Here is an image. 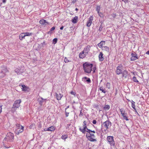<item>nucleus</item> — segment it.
I'll use <instances>...</instances> for the list:
<instances>
[{
  "instance_id": "nucleus-11",
  "label": "nucleus",
  "mask_w": 149,
  "mask_h": 149,
  "mask_svg": "<svg viewBox=\"0 0 149 149\" xmlns=\"http://www.w3.org/2000/svg\"><path fill=\"white\" fill-rule=\"evenodd\" d=\"M93 19V16H91L88 19V21L87 22L86 26L88 27H89L91 25Z\"/></svg>"
},
{
  "instance_id": "nucleus-3",
  "label": "nucleus",
  "mask_w": 149,
  "mask_h": 149,
  "mask_svg": "<svg viewBox=\"0 0 149 149\" xmlns=\"http://www.w3.org/2000/svg\"><path fill=\"white\" fill-rule=\"evenodd\" d=\"M108 143H109L111 146H115V143L113 136H109L107 137Z\"/></svg>"
},
{
  "instance_id": "nucleus-55",
  "label": "nucleus",
  "mask_w": 149,
  "mask_h": 149,
  "mask_svg": "<svg viewBox=\"0 0 149 149\" xmlns=\"http://www.w3.org/2000/svg\"><path fill=\"white\" fill-rule=\"evenodd\" d=\"M146 54L149 55V50L146 52Z\"/></svg>"
},
{
  "instance_id": "nucleus-23",
  "label": "nucleus",
  "mask_w": 149,
  "mask_h": 149,
  "mask_svg": "<svg viewBox=\"0 0 149 149\" xmlns=\"http://www.w3.org/2000/svg\"><path fill=\"white\" fill-rule=\"evenodd\" d=\"M25 36L23 33H21L19 36V38L20 40H22L25 39Z\"/></svg>"
},
{
  "instance_id": "nucleus-2",
  "label": "nucleus",
  "mask_w": 149,
  "mask_h": 149,
  "mask_svg": "<svg viewBox=\"0 0 149 149\" xmlns=\"http://www.w3.org/2000/svg\"><path fill=\"white\" fill-rule=\"evenodd\" d=\"M14 134L10 132L8 133L3 140L4 141L12 142L14 139Z\"/></svg>"
},
{
  "instance_id": "nucleus-34",
  "label": "nucleus",
  "mask_w": 149,
  "mask_h": 149,
  "mask_svg": "<svg viewBox=\"0 0 149 149\" xmlns=\"http://www.w3.org/2000/svg\"><path fill=\"white\" fill-rule=\"evenodd\" d=\"M41 100H40V103L41 104L42 103L44 102H46V99H44L42 98H41Z\"/></svg>"
},
{
  "instance_id": "nucleus-31",
  "label": "nucleus",
  "mask_w": 149,
  "mask_h": 149,
  "mask_svg": "<svg viewBox=\"0 0 149 149\" xmlns=\"http://www.w3.org/2000/svg\"><path fill=\"white\" fill-rule=\"evenodd\" d=\"M110 108V106L109 105H105L104 108L105 110H109Z\"/></svg>"
},
{
  "instance_id": "nucleus-4",
  "label": "nucleus",
  "mask_w": 149,
  "mask_h": 149,
  "mask_svg": "<svg viewBox=\"0 0 149 149\" xmlns=\"http://www.w3.org/2000/svg\"><path fill=\"white\" fill-rule=\"evenodd\" d=\"M16 129L15 132L16 134H19L20 133L22 132L24 130V127L19 124L16 125Z\"/></svg>"
},
{
  "instance_id": "nucleus-56",
  "label": "nucleus",
  "mask_w": 149,
  "mask_h": 149,
  "mask_svg": "<svg viewBox=\"0 0 149 149\" xmlns=\"http://www.w3.org/2000/svg\"><path fill=\"white\" fill-rule=\"evenodd\" d=\"M80 115H83V113H82L81 112V111Z\"/></svg>"
},
{
  "instance_id": "nucleus-41",
  "label": "nucleus",
  "mask_w": 149,
  "mask_h": 149,
  "mask_svg": "<svg viewBox=\"0 0 149 149\" xmlns=\"http://www.w3.org/2000/svg\"><path fill=\"white\" fill-rule=\"evenodd\" d=\"M57 41V38H54L53 40V43L54 44H55L56 43Z\"/></svg>"
},
{
  "instance_id": "nucleus-42",
  "label": "nucleus",
  "mask_w": 149,
  "mask_h": 149,
  "mask_svg": "<svg viewBox=\"0 0 149 149\" xmlns=\"http://www.w3.org/2000/svg\"><path fill=\"white\" fill-rule=\"evenodd\" d=\"M64 61L65 63H68L69 62V60L67 58H65L64 59Z\"/></svg>"
},
{
  "instance_id": "nucleus-18",
  "label": "nucleus",
  "mask_w": 149,
  "mask_h": 149,
  "mask_svg": "<svg viewBox=\"0 0 149 149\" xmlns=\"http://www.w3.org/2000/svg\"><path fill=\"white\" fill-rule=\"evenodd\" d=\"M55 96L56 99L58 100L61 99V98L63 96V95L60 93L58 94L57 93H55Z\"/></svg>"
},
{
  "instance_id": "nucleus-53",
  "label": "nucleus",
  "mask_w": 149,
  "mask_h": 149,
  "mask_svg": "<svg viewBox=\"0 0 149 149\" xmlns=\"http://www.w3.org/2000/svg\"><path fill=\"white\" fill-rule=\"evenodd\" d=\"M63 28H64V27L63 26H62L60 28V29L61 30H62L63 29Z\"/></svg>"
},
{
  "instance_id": "nucleus-49",
  "label": "nucleus",
  "mask_w": 149,
  "mask_h": 149,
  "mask_svg": "<svg viewBox=\"0 0 149 149\" xmlns=\"http://www.w3.org/2000/svg\"><path fill=\"white\" fill-rule=\"evenodd\" d=\"M77 1V0H73L72 1V3H74L76 2Z\"/></svg>"
},
{
  "instance_id": "nucleus-25",
  "label": "nucleus",
  "mask_w": 149,
  "mask_h": 149,
  "mask_svg": "<svg viewBox=\"0 0 149 149\" xmlns=\"http://www.w3.org/2000/svg\"><path fill=\"white\" fill-rule=\"evenodd\" d=\"M39 22L40 24L42 25H44L45 24H49L48 22H47L45 20L43 19L40 20Z\"/></svg>"
},
{
  "instance_id": "nucleus-6",
  "label": "nucleus",
  "mask_w": 149,
  "mask_h": 149,
  "mask_svg": "<svg viewBox=\"0 0 149 149\" xmlns=\"http://www.w3.org/2000/svg\"><path fill=\"white\" fill-rule=\"evenodd\" d=\"M120 111L123 119L126 121L128 120L129 119L127 116V113H125V111L123 109V108L120 109Z\"/></svg>"
},
{
  "instance_id": "nucleus-46",
  "label": "nucleus",
  "mask_w": 149,
  "mask_h": 149,
  "mask_svg": "<svg viewBox=\"0 0 149 149\" xmlns=\"http://www.w3.org/2000/svg\"><path fill=\"white\" fill-rule=\"evenodd\" d=\"M2 105H1L0 104V113H1L2 112Z\"/></svg>"
},
{
  "instance_id": "nucleus-22",
  "label": "nucleus",
  "mask_w": 149,
  "mask_h": 149,
  "mask_svg": "<svg viewBox=\"0 0 149 149\" xmlns=\"http://www.w3.org/2000/svg\"><path fill=\"white\" fill-rule=\"evenodd\" d=\"M122 76L123 77L125 78H127V77L128 76V72L126 70H124L122 72Z\"/></svg>"
},
{
  "instance_id": "nucleus-19",
  "label": "nucleus",
  "mask_w": 149,
  "mask_h": 149,
  "mask_svg": "<svg viewBox=\"0 0 149 149\" xmlns=\"http://www.w3.org/2000/svg\"><path fill=\"white\" fill-rule=\"evenodd\" d=\"M105 42L104 41H102L100 43L97 44L98 47L101 49L103 47V46L105 45Z\"/></svg>"
},
{
  "instance_id": "nucleus-44",
  "label": "nucleus",
  "mask_w": 149,
  "mask_h": 149,
  "mask_svg": "<svg viewBox=\"0 0 149 149\" xmlns=\"http://www.w3.org/2000/svg\"><path fill=\"white\" fill-rule=\"evenodd\" d=\"M92 123L94 124H95L97 123V121L95 120H93V121Z\"/></svg>"
},
{
  "instance_id": "nucleus-9",
  "label": "nucleus",
  "mask_w": 149,
  "mask_h": 149,
  "mask_svg": "<svg viewBox=\"0 0 149 149\" xmlns=\"http://www.w3.org/2000/svg\"><path fill=\"white\" fill-rule=\"evenodd\" d=\"M104 127L107 130L111 125V123L109 120H107L103 123Z\"/></svg>"
},
{
  "instance_id": "nucleus-51",
  "label": "nucleus",
  "mask_w": 149,
  "mask_h": 149,
  "mask_svg": "<svg viewBox=\"0 0 149 149\" xmlns=\"http://www.w3.org/2000/svg\"><path fill=\"white\" fill-rule=\"evenodd\" d=\"M90 132H91V133H95V132L94 130L92 131L90 130Z\"/></svg>"
},
{
  "instance_id": "nucleus-8",
  "label": "nucleus",
  "mask_w": 149,
  "mask_h": 149,
  "mask_svg": "<svg viewBox=\"0 0 149 149\" xmlns=\"http://www.w3.org/2000/svg\"><path fill=\"white\" fill-rule=\"evenodd\" d=\"M79 130L81 132L84 134L86 132H87L90 131V130L88 129L87 128L86 125H83V128H82L80 127L79 128Z\"/></svg>"
},
{
  "instance_id": "nucleus-52",
  "label": "nucleus",
  "mask_w": 149,
  "mask_h": 149,
  "mask_svg": "<svg viewBox=\"0 0 149 149\" xmlns=\"http://www.w3.org/2000/svg\"><path fill=\"white\" fill-rule=\"evenodd\" d=\"M52 33V32L50 30L49 31V32H48V34H49V33L51 34Z\"/></svg>"
},
{
  "instance_id": "nucleus-40",
  "label": "nucleus",
  "mask_w": 149,
  "mask_h": 149,
  "mask_svg": "<svg viewBox=\"0 0 149 149\" xmlns=\"http://www.w3.org/2000/svg\"><path fill=\"white\" fill-rule=\"evenodd\" d=\"M98 15L100 17H103L104 16L103 14L101 12H99V13H98Z\"/></svg>"
},
{
  "instance_id": "nucleus-54",
  "label": "nucleus",
  "mask_w": 149,
  "mask_h": 149,
  "mask_svg": "<svg viewBox=\"0 0 149 149\" xmlns=\"http://www.w3.org/2000/svg\"><path fill=\"white\" fill-rule=\"evenodd\" d=\"M2 1L3 3H5L6 2V0H2Z\"/></svg>"
},
{
  "instance_id": "nucleus-35",
  "label": "nucleus",
  "mask_w": 149,
  "mask_h": 149,
  "mask_svg": "<svg viewBox=\"0 0 149 149\" xmlns=\"http://www.w3.org/2000/svg\"><path fill=\"white\" fill-rule=\"evenodd\" d=\"M100 6H97L96 9V10L97 11V13H99V12L100 10Z\"/></svg>"
},
{
  "instance_id": "nucleus-12",
  "label": "nucleus",
  "mask_w": 149,
  "mask_h": 149,
  "mask_svg": "<svg viewBox=\"0 0 149 149\" xmlns=\"http://www.w3.org/2000/svg\"><path fill=\"white\" fill-rule=\"evenodd\" d=\"M15 71L17 74H20L24 72V70L23 68H19L15 69Z\"/></svg>"
},
{
  "instance_id": "nucleus-48",
  "label": "nucleus",
  "mask_w": 149,
  "mask_h": 149,
  "mask_svg": "<svg viewBox=\"0 0 149 149\" xmlns=\"http://www.w3.org/2000/svg\"><path fill=\"white\" fill-rule=\"evenodd\" d=\"M83 124H84V125H86V121H84V122H83Z\"/></svg>"
},
{
  "instance_id": "nucleus-13",
  "label": "nucleus",
  "mask_w": 149,
  "mask_h": 149,
  "mask_svg": "<svg viewBox=\"0 0 149 149\" xmlns=\"http://www.w3.org/2000/svg\"><path fill=\"white\" fill-rule=\"evenodd\" d=\"M132 57L131 58V61H134L138 59L137 54L135 53H132L131 54Z\"/></svg>"
},
{
  "instance_id": "nucleus-17",
  "label": "nucleus",
  "mask_w": 149,
  "mask_h": 149,
  "mask_svg": "<svg viewBox=\"0 0 149 149\" xmlns=\"http://www.w3.org/2000/svg\"><path fill=\"white\" fill-rule=\"evenodd\" d=\"M22 90L24 91H28L29 90V88L28 86H26L25 85H22Z\"/></svg>"
},
{
  "instance_id": "nucleus-15",
  "label": "nucleus",
  "mask_w": 149,
  "mask_h": 149,
  "mask_svg": "<svg viewBox=\"0 0 149 149\" xmlns=\"http://www.w3.org/2000/svg\"><path fill=\"white\" fill-rule=\"evenodd\" d=\"M1 73H3L5 74L6 73L9 72L6 67H2L1 68Z\"/></svg>"
},
{
  "instance_id": "nucleus-37",
  "label": "nucleus",
  "mask_w": 149,
  "mask_h": 149,
  "mask_svg": "<svg viewBox=\"0 0 149 149\" xmlns=\"http://www.w3.org/2000/svg\"><path fill=\"white\" fill-rule=\"evenodd\" d=\"M103 28V25L102 24H101L99 27L98 30L99 31H101L102 30V29Z\"/></svg>"
},
{
  "instance_id": "nucleus-20",
  "label": "nucleus",
  "mask_w": 149,
  "mask_h": 149,
  "mask_svg": "<svg viewBox=\"0 0 149 149\" xmlns=\"http://www.w3.org/2000/svg\"><path fill=\"white\" fill-rule=\"evenodd\" d=\"M99 60L100 61H102L104 60V58L103 56V54L102 52H101L98 56Z\"/></svg>"
},
{
  "instance_id": "nucleus-60",
  "label": "nucleus",
  "mask_w": 149,
  "mask_h": 149,
  "mask_svg": "<svg viewBox=\"0 0 149 149\" xmlns=\"http://www.w3.org/2000/svg\"><path fill=\"white\" fill-rule=\"evenodd\" d=\"M78 10V9L77 8H76L75 9V10Z\"/></svg>"
},
{
  "instance_id": "nucleus-10",
  "label": "nucleus",
  "mask_w": 149,
  "mask_h": 149,
  "mask_svg": "<svg viewBox=\"0 0 149 149\" xmlns=\"http://www.w3.org/2000/svg\"><path fill=\"white\" fill-rule=\"evenodd\" d=\"M86 137L87 139L89 141L91 142H94L96 141V139H95V136H91L88 134H86Z\"/></svg>"
},
{
  "instance_id": "nucleus-32",
  "label": "nucleus",
  "mask_w": 149,
  "mask_h": 149,
  "mask_svg": "<svg viewBox=\"0 0 149 149\" xmlns=\"http://www.w3.org/2000/svg\"><path fill=\"white\" fill-rule=\"evenodd\" d=\"M68 138L67 135H63L61 137V138L63 139H65Z\"/></svg>"
},
{
  "instance_id": "nucleus-26",
  "label": "nucleus",
  "mask_w": 149,
  "mask_h": 149,
  "mask_svg": "<svg viewBox=\"0 0 149 149\" xmlns=\"http://www.w3.org/2000/svg\"><path fill=\"white\" fill-rule=\"evenodd\" d=\"M48 131L52 132L54 131L55 130V127L54 126H51L48 128Z\"/></svg>"
},
{
  "instance_id": "nucleus-27",
  "label": "nucleus",
  "mask_w": 149,
  "mask_h": 149,
  "mask_svg": "<svg viewBox=\"0 0 149 149\" xmlns=\"http://www.w3.org/2000/svg\"><path fill=\"white\" fill-rule=\"evenodd\" d=\"M131 103L132 107L135 111H136V110L135 107V102L134 101L132 100Z\"/></svg>"
},
{
  "instance_id": "nucleus-30",
  "label": "nucleus",
  "mask_w": 149,
  "mask_h": 149,
  "mask_svg": "<svg viewBox=\"0 0 149 149\" xmlns=\"http://www.w3.org/2000/svg\"><path fill=\"white\" fill-rule=\"evenodd\" d=\"M132 80L134 82H137L138 83H139V81L137 80L136 77L134 76L133 77Z\"/></svg>"
},
{
  "instance_id": "nucleus-50",
  "label": "nucleus",
  "mask_w": 149,
  "mask_h": 149,
  "mask_svg": "<svg viewBox=\"0 0 149 149\" xmlns=\"http://www.w3.org/2000/svg\"><path fill=\"white\" fill-rule=\"evenodd\" d=\"M44 131H48V128H47H47L44 129Z\"/></svg>"
},
{
  "instance_id": "nucleus-59",
  "label": "nucleus",
  "mask_w": 149,
  "mask_h": 149,
  "mask_svg": "<svg viewBox=\"0 0 149 149\" xmlns=\"http://www.w3.org/2000/svg\"><path fill=\"white\" fill-rule=\"evenodd\" d=\"M93 69L94 70V71H95V70H96V68L95 67H94Z\"/></svg>"
},
{
  "instance_id": "nucleus-47",
  "label": "nucleus",
  "mask_w": 149,
  "mask_h": 149,
  "mask_svg": "<svg viewBox=\"0 0 149 149\" xmlns=\"http://www.w3.org/2000/svg\"><path fill=\"white\" fill-rule=\"evenodd\" d=\"M65 113H65L66 116V117H68V116L69 113H67L66 111H65Z\"/></svg>"
},
{
  "instance_id": "nucleus-61",
  "label": "nucleus",
  "mask_w": 149,
  "mask_h": 149,
  "mask_svg": "<svg viewBox=\"0 0 149 149\" xmlns=\"http://www.w3.org/2000/svg\"><path fill=\"white\" fill-rule=\"evenodd\" d=\"M132 73H133V74H134V72H132Z\"/></svg>"
},
{
  "instance_id": "nucleus-14",
  "label": "nucleus",
  "mask_w": 149,
  "mask_h": 149,
  "mask_svg": "<svg viewBox=\"0 0 149 149\" xmlns=\"http://www.w3.org/2000/svg\"><path fill=\"white\" fill-rule=\"evenodd\" d=\"M91 47L89 45H88L85 47L83 50L84 52H85L87 54L89 52Z\"/></svg>"
},
{
  "instance_id": "nucleus-45",
  "label": "nucleus",
  "mask_w": 149,
  "mask_h": 149,
  "mask_svg": "<svg viewBox=\"0 0 149 149\" xmlns=\"http://www.w3.org/2000/svg\"><path fill=\"white\" fill-rule=\"evenodd\" d=\"M55 29V27L54 26L51 28L50 30L51 31H52L54 30Z\"/></svg>"
},
{
  "instance_id": "nucleus-1",
  "label": "nucleus",
  "mask_w": 149,
  "mask_h": 149,
  "mask_svg": "<svg viewBox=\"0 0 149 149\" xmlns=\"http://www.w3.org/2000/svg\"><path fill=\"white\" fill-rule=\"evenodd\" d=\"M93 64L88 62H86L83 64L84 70L85 72L90 73L92 71Z\"/></svg>"
},
{
  "instance_id": "nucleus-7",
  "label": "nucleus",
  "mask_w": 149,
  "mask_h": 149,
  "mask_svg": "<svg viewBox=\"0 0 149 149\" xmlns=\"http://www.w3.org/2000/svg\"><path fill=\"white\" fill-rule=\"evenodd\" d=\"M123 71V66L122 65H119L117 67L116 72L117 74L119 75L122 74Z\"/></svg>"
},
{
  "instance_id": "nucleus-58",
  "label": "nucleus",
  "mask_w": 149,
  "mask_h": 149,
  "mask_svg": "<svg viewBox=\"0 0 149 149\" xmlns=\"http://www.w3.org/2000/svg\"><path fill=\"white\" fill-rule=\"evenodd\" d=\"M69 107V106H68L66 108H65V111H66V109Z\"/></svg>"
},
{
  "instance_id": "nucleus-57",
  "label": "nucleus",
  "mask_w": 149,
  "mask_h": 149,
  "mask_svg": "<svg viewBox=\"0 0 149 149\" xmlns=\"http://www.w3.org/2000/svg\"><path fill=\"white\" fill-rule=\"evenodd\" d=\"M123 1L125 2L127 1V0H122Z\"/></svg>"
},
{
  "instance_id": "nucleus-24",
  "label": "nucleus",
  "mask_w": 149,
  "mask_h": 149,
  "mask_svg": "<svg viewBox=\"0 0 149 149\" xmlns=\"http://www.w3.org/2000/svg\"><path fill=\"white\" fill-rule=\"evenodd\" d=\"M78 20V17L77 16H75L73 19H72V22L73 23H76Z\"/></svg>"
},
{
  "instance_id": "nucleus-43",
  "label": "nucleus",
  "mask_w": 149,
  "mask_h": 149,
  "mask_svg": "<svg viewBox=\"0 0 149 149\" xmlns=\"http://www.w3.org/2000/svg\"><path fill=\"white\" fill-rule=\"evenodd\" d=\"M70 94L72 95H75L76 94V93L75 92H74L73 91H72L70 92Z\"/></svg>"
},
{
  "instance_id": "nucleus-16",
  "label": "nucleus",
  "mask_w": 149,
  "mask_h": 149,
  "mask_svg": "<svg viewBox=\"0 0 149 149\" xmlns=\"http://www.w3.org/2000/svg\"><path fill=\"white\" fill-rule=\"evenodd\" d=\"M86 55L87 54L83 51L79 54V57L80 58L83 59L86 57Z\"/></svg>"
},
{
  "instance_id": "nucleus-21",
  "label": "nucleus",
  "mask_w": 149,
  "mask_h": 149,
  "mask_svg": "<svg viewBox=\"0 0 149 149\" xmlns=\"http://www.w3.org/2000/svg\"><path fill=\"white\" fill-rule=\"evenodd\" d=\"M104 52L108 53L109 51V48L108 47L106 46H103V48L101 49Z\"/></svg>"
},
{
  "instance_id": "nucleus-39",
  "label": "nucleus",
  "mask_w": 149,
  "mask_h": 149,
  "mask_svg": "<svg viewBox=\"0 0 149 149\" xmlns=\"http://www.w3.org/2000/svg\"><path fill=\"white\" fill-rule=\"evenodd\" d=\"M106 87L108 89L110 88V83L107 82L106 84Z\"/></svg>"
},
{
  "instance_id": "nucleus-38",
  "label": "nucleus",
  "mask_w": 149,
  "mask_h": 149,
  "mask_svg": "<svg viewBox=\"0 0 149 149\" xmlns=\"http://www.w3.org/2000/svg\"><path fill=\"white\" fill-rule=\"evenodd\" d=\"M83 79H87L86 81H87L89 83H90L91 81V80L90 78H88L86 77H84L83 78Z\"/></svg>"
},
{
  "instance_id": "nucleus-36",
  "label": "nucleus",
  "mask_w": 149,
  "mask_h": 149,
  "mask_svg": "<svg viewBox=\"0 0 149 149\" xmlns=\"http://www.w3.org/2000/svg\"><path fill=\"white\" fill-rule=\"evenodd\" d=\"M87 132L88 133H86V134H88V135H89L91 136H95V135L93 134L91 132H90V131Z\"/></svg>"
},
{
  "instance_id": "nucleus-5",
  "label": "nucleus",
  "mask_w": 149,
  "mask_h": 149,
  "mask_svg": "<svg viewBox=\"0 0 149 149\" xmlns=\"http://www.w3.org/2000/svg\"><path fill=\"white\" fill-rule=\"evenodd\" d=\"M21 100H18L15 101L12 107L13 110L14 109V111L17 109V108H18L20 106V104L21 102Z\"/></svg>"
},
{
  "instance_id": "nucleus-28",
  "label": "nucleus",
  "mask_w": 149,
  "mask_h": 149,
  "mask_svg": "<svg viewBox=\"0 0 149 149\" xmlns=\"http://www.w3.org/2000/svg\"><path fill=\"white\" fill-rule=\"evenodd\" d=\"M23 33L24 34L25 37L26 36H30L32 35V33H31L24 32Z\"/></svg>"
},
{
  "instance_id": "nucleus-29",
  "label": "nucleus",
  "mask_w": 149,
  "mask_h": 149,
  "mask_svg": "<svg viewBox=\"0 0 149 149\" xmlns=\"http://www.w3.org/2000/svg\"><path fill=\"white\" fill-rule=\"evenodd\" d=\"M99 89L100 90L102 91V93H106V91H105V89L104 88L102 87H100V88H99Z\"/></svg>"
},
{
  "instance_id": "nucleus-33",
  "label": "nucleus",
  "mask_w": 149,
  "mask_h": 149,
  "mask_svg": "<svg viewBox=\"0 0 149 149\" xmlns=\"http://www.w3.org/2000/svg\"><path fill=\"white\" fill-rule=\"evenodd\" d=\"M35 126V124L34 123H32L30 125L29 128L30 129H33Z\"/></svg>"
}]
</instances>
